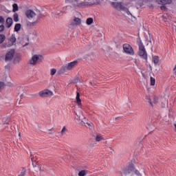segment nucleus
Listing matches in <instances>:
<instances>
[{
	"mask_svg": "<svg viewBox=\"0 0 176 176\" xmlns=\"http://www.w3.org/2000/svg\"><path fill=\"white\" fill-rule=\"evenodd\" d=\"M175 126V131L176 132V124H174Z\"/></svg>",
	"mask_w": 176,
	"mask_h": 176,
	"instance_id": "obj_41",
	"label": "nucleus"
},
{
	"mask_svg": "<svg viewBox=\"0 0 176 176\" xmlns=\"http://www.w3.org/2000/svg\"><path fill=\"white\" fill-rule=\"evenodd\" d=\"M16 42H17V38H16V34H12L8 39L6 42L7 47H12V46H14L16 45Z\"/></svg>",
	"mask_w": 176,
	"mask_h": 176,
	"instance_id": "obj_6",
	"label": "nucleus"
},
{
	"mask_svg": "<svg viewBox=\"0 0 176 176\" xmlns=\"http://www.w3.org/2000/svg\"><path fill=\"white\" fill-rule=\"evenodd\" d=\"M139 51H138V56L144 60H148V53L146 52V50H145V46L142 42H139Z\"/></svg>",
	"mask_w": 176,
	"mask_h": 176,
	"instance_id": "obj_4",
	"label": "nucleus"
},
{
	"mask_svg": "<svg viewBox=\"0 0 176 176\" xmlns=\"http://www.w3.org/2000/svg\"><path fill=\"white\" fill-rule=\"evenodd\" d=\"M82 23V21L79 18H74L73 19L72 25H80V24Z\"/></svg>",
	"mask_w": 176,
	"mask_h": 176,
	"instance_id": "obj_16",
	"label": "nucleus"
},
{
	"mask_svg": "<svg viewBox=\"0 0 176 176\" xmlns=\"http://www.w3.org/2000/svg\"><path fill=\"white\" fill-rule=\"evenodd\" d=\"M14 30L15 32H19V31H20V30H21V24H20V23L15 24Z\"/></svg>",
	"mask_w": 176,
	"mask_h": 176,
	"instance_id": "obj_20",
	"label": "nucleus"
},
{
	"mask_svg": "<svg viewBox=\"0 0 176 176\" xmlns=\"http://www.w3.org/2000/svg\"><path fill=\"white\" fill-rule=\"evenodd\" d=\"M75 103H76L78 107H80V105H82V100H80V94H79V92H76V96Z\"/></svg>",
	"mask_w": 176,
	"mask_h": 176,
	"instance_id": "obj_12",
	"label": "nucleus"
},
{
	"mask_svg": "<svg viewBox=\"0 0 176 176\" xmlns=\"http://www.w3.org/2000/svg\"><path fill=\"white\" fill-rule=\"evenodd\" d=\"M111 6L115 9H122V3L118 2H111Z\"/></svg>",
	"mask_w": 176,
	"mask_h": 176,
	"instance_id": "obj_15",
	"label": "nucleus"
},
{
	"mask_svg": "<svg viewBox=\"0 0 176 176\" xmlns=\"http://www.w3.org/2000/svg\"><path fill=\"white\" fill-rule=\"evenodd\" d=\"M3 129L8 131V129H9V122L6 121L3 123Z\"/></svg>",
	"mask_w": 176,
	"mask_h": 176,
	"instance_id": "obj_24",
	"label": "nucleus"
},
{
	"mask_svg": "<svg viewBox=\"0 0 176 176\" xmlns=\"http://www.w3.org/2000/svg\"><path fill=\"white\" fill-rule=\"evenodd\" d=\"M153 104L155 105H156L157 104H159V98L157 97H154L153 99Z\"/></svg>",
	"mask_w": 176,
	"mask_h": 176,
	"instance_id": "obj_28",
	"label": "nucleus"
},
{
	"mask_svg": "<svg viewBox=\"0 0 176 176\" xmlns=\"http://www.w3.org/2000/svg\"><path fill=\"white\" fill-rule=\"evenodd\" d=\"M118 174L121 176H142L140 170H137L133 166L126 165L120 170H118Z\"/></svg>",
	"mask_w": 176,
	"mask_h": 176,
	"instance_id": "obj_1",
	"label": "nucleus"
},
{
	"mask_svg": "<svg viewBox=\"0 0 176 176\" xmlns=\"http://www.w3.org/2000/svg\"><path fill=\"white\" fill-rule=\"evenodd\" d=\"M13 17L14 21H15V23H17L19 21V14L17 13H14Z\"/></svg>",
	"mask_w": 176,
	"mask_h": 176,
	"instance_id": "obj_30",
	"label": "nucleus"
},
{
	"mask_svg": "<svg viewBox=\"0 0 176 176\" xmlns=\"http://www.w3.org/2000/svg\"><path fill=\"white\" fill-rule=\"evenodd\" d=\"M155 2L158 3V5H170L171 2H173L171 0H156Z\"/></svg>",
	"mask_w": 176,
	"mask_h": 176,
	"instance_id": "obj_11",
	"label": "nucleus"
},
{
	"mask_svg": "<svg viewBox=\"0 0 176 176\" xmlns=\"http://www.w3.org/2000/svg\"><path fill=\"white\" fill-rule=\"evenodd\" d=\"M26 174H27V169H25V168H23L21 172L19 174L18 176H25Z\"/></svg>",
	"mask_w": 176,
	"mask_h": 176,
	"instance_id": "obj_25",
	"label": "nucleus"
},
{
	"mask_svg": "<svg viewBox=\"0 0 176 176\" xmlns=\"http://www.w3.org/2000/svg\"><path fill=\"white\" fill-rule=\"evenodd\" d=\"M4 30H5V25H0V32H3Z\"/></svg>",
	"mask_w": 176,
	"mask_h": 176,
	"instance_id": "obj_34",
	"label": "nucleus"
},
{
	"mask_svg": "<svg viewBox=\"0 0 176 176\" xmlns=\"http://www.w3.org/2000/svg\"><path fill=\"white\" fill-rule=\"evenodd\" d=\"M126 14L128 16H133V15H131V13L129 11H126Z\"/></svg>",
	"mask_w": 176,
	"mask_h": 176,
	"instance_id": "obj_38",
	"label": "nucleus"
},
{
	"mask_svg": "<svg viewBox=\"0 0 176 176\" xmlns=\"http://www.w3.org/2000/svg\"><path fill=\"white\" fill-rule=\"evenodd\" d=\"M86 23L87 25H91V24H93V19L92 18L87 19Z\"/></svg>",
	"mask_w": 176,
	"mask_h": 176,
	"instance_id": "obj_31",
	"label": "nucleus"
},
{
	"mask_svg": "<svg viewBox=\"0 0 176 176\" xmlns=\"http://www.w3.org/2000/svg\"><path fill=\"white\" fill-rule=\"evenodd\" d=\"M12 25H13V19L12 18H8L6 22V27L7 28H10Z\"/></svg>",
	"mask_w": 176,
	"mask_h": 176,
	"instance_id": "obj_13",
	"label": "nucleus"
},
{
	"mask_svg": "<svg viewBox=\"0 0 176 176\" xmlns=\"http://www.w3.org/2000/svg\"><path fill=\"white\" fill-rule=\"evenodd\" d=\"M6 39V36H5V34H0V45H1V43H3Z\"/></svg>",
	"mask_w": 176,
	"mask_h": 176,
	"instance_id": "obj_22",
	"label": "nucleus"
},
{
	"mask_svg": "<svg viewBox=\"0 0 176 176\" xmlns=\"http://www.w3.org/2000/svg\"><path fill=\"white\" fill-rule=\"evenodd\" d=\"M25 14L28 19H34V17L36 16V14L31 10H28L25 12Z\"/></svg>",
	"mask_w": 176,
	"mask_h": 176,
	"instance_id": "obj_10",
	"label": "nucleus"
},
{
	"mask_svg": "<svg viewBox=\"0 0 176 176\" xmlns=\"http://www.w3.org/2000/svg\"><path fill=\"white\" fill-rule=\"evenodd\" d=\"M78 66V60H74L72 62L68 63L65 66H63L59 70L58 74H65L67 71H72L76 67Z\"/></svg>",
	"mask_w": 176,
	"mask_h": 176,
	"instance_id": "obj_2",
	"label": "nucleus"
},
{
	"mask_svg": "<svg viewBox=\"0 0 176 176\" xmlns=\"http://www.w3.org/2000/svg\"><path fill=\"white\" fill-rule=\"evenodd\" d=\"M123 52L129 56H134L135 52L133 47L130 44L125 43L122 46Z\"/></svg>",
	"mask_w": 176,
	"mask_h": 176,
	"instance_id": "obj_5",
	"label": "nucleus"
},
{
	"mask_svg": "<svg viewBox=\"0 0 176 176\" xmlns=\"http://www.w3.org/2000/svg\"><path fill=\"white\" fill-rule=\"evenodd\" d=\"M95 140L96 142H100V141H104V137H102V135L98 133L96 135Z\"/></svg>",
	"mask_w": 176,
	"mask_h": 176,
	"instance_id": "obj_17",
	"label": "nucleus"
},
{
	"mask_svg": "<svg viewBox=\"0 0 176 176\" xmlns=\"http://www.w3.org/2000/svg\"><path fill=\"white\" fill-rule=\"evenodd\" d=\"M152 61L155 64V65H157L160 61V58L158 56L153 55L152 56Z\"/></svg>",
	"mask_w": 176,
	"mask_h": 176,
	"instance_id": "obj_14",
	"label": "nucleus"
},
{
	"mask_svg": "<svg viewBox=\"0 0 176 176\" xmlns=\"http://www.w3.org/2000/svg\"><path fill=\"white\" fill-rule=\"evenodd\" d=\"M5 68H6V69H9V68H10V66H9V65H6V66L5 67Z\"/></svg>",
	"mask_w": 176,
	"mask_h": 176,
	"instance_id": "obj_39",
	"label": "nucleus"
},
{
	"mask_svg": "<svg viewBox=\"0 0 176 176\" xmlns=\"http://www.w3.org/2000/svg\"><path fill=\"white\" fill-rule=\"evenodd\" d=\"M3 23H5V18L0 16V24H3Z\"/></svg>",
	"mask_w": 176,
	"mask_h": 176,
	"instance_id": "obj_33",
	"label": "nucleus"
},
{
	"mask_svg": "<svg viewBox=\"0 0 176 176\" xmlns=\"http://www.w3.org/2000/svg\"><path fill=\"white\" fill-rule=\"evenodd\" d=\"M19 11V6L16 3H14L12 5V12L15 13V12Z\"/></svg>",
	"mask_w": 176,
	"mask_h": 176,
	"instance_id": "obj_21",
	"label": "nucleus"
},
{
	"mask_svg": "<svg viewBox=\"0 0 176 176\" xmlns=\"http://www.w3.org/2000/svg\"><path fill=\"white\" fill-rule=\"evenodd\" d=\"M40 97H52L53 96V91L50 89H43L38 92Z\"/></svg>",
	"mask_w": 176,
	"mask_h": 176,
	"instance_id": "obj_7",
	"label": "nucleus"
},
{
	"mask_svg": "<svg viewBox=\"0 0 176 176\" xmlns=\"http://www.w3.org/2000/svg\"><path fill=\"white\" fill-rule=\"evenodd\" d=\"M65 133H67V126H63L60 131V135H64Z\"/></svg>",
	"mask_w": 176,
	"mask_h": 176,
	"instance_id": "obj_32",
	"label": "nucleus"
},
{
	"mask_svg": "<svg viewBox=\"0 0 176 176\" xmlns=\"http://www.w3.org/2000/svg\"><path fill=\"white\" fill-rule=\"evenodd\" d=\"M162 19H163L164 21H167V16H163Z\"/></svg>",
	"mask_w": 176,
	"mask_h": 176,
	"instance_id": "obj_37",
	"label": "nucleus"
},
{
	"mask_svg": "<svg viewBox=\"0 0 176 176\" xmlns=\"http://www.w3.org/2000/svg\"><path fill=\"white\" fill-rule=\"evenodd\" d=\"M98 3V2L94 1H83L80 3L78 6H93V5H96Z\"/></svg>",
	"mask_w": 176,
	"mask_h": 176,
	"instance_id": "obj_9",
	"label": "nucleus"
},
{
	"mask_svg": "<svg viewBox=\"0 0 176 176\" xmlns=\"http://www.w3.org/2000/svg\"><path fill=\"white\" fill-rule=\"evenodd\" d=\"M14 54H16L14 50H10V51H8L6 54L5 61H10L13 58V57H14Z\"/></svg>",
	"mask_w": 176,
	"mask_h": 176,
	"instance_id": "obj_8",
	"label": "nucleus"
},
{
	"mask_svg": "<svg viewBox=\"0 0 176 176\" xmlns=\"http://www.w3.org/2000/svg\"><path fill=\"white\" fill-rule=\"evenodd\" d=\"M150 85L151 86H155V85H156V80L155 79V78H150Z\"/></svg>",
	"mask_w": 176,
	"mask_h": 176,
	"instance_id": "obj_23",
	"label": "nucleus"
},
{
	"mask_svg": "<svg viewBox=\"0 0 176 176\" xmlns=\"http://www.w3.org/2000/svg\"><path fill=\"white\" fill-rule=\"evenodd\" d=\"M43 61V56L41 54H34L29 59L30 65L35 66L38 63H42Z\"/></svg>",
	"mask_w": 176,
	"mask_h": 176,
	"instance_id": "obj_3",
	"label": "nucleus"
},
{
	"mask_svg": "<svg viewBox=\"0 0 176 176\" xmlns=\"http://www.w3.org/2000/svg\"><path fill=\"white\" fill-rule=\"evenodd\" d=\"M173 72H174L175 73H176V63H175V67H174V69H173Z\"/></svg>",
	"mask_w": 176,
	"mask_h": 176,
	"instance_id": "obj_40",
	"label": "nucleus"
},
{
	"mask_svg": "<svg viewBox=\"0 0 176 176\" xmlns=\"http://www.w3.org/2000/svg\"><path fill=\"white\" fill-rule=\"evenodd\" d=\"M31 160H33L32 157H31Z\"/></svg>",
	"mask_w": 176,
	"mask_h": 176,
	"instance_id": "obj_42",
	"label": "nucleus"
},
{
	"mask_svg": "<svg viewBox=\"0 0 176 176\" xmlns=\"http://www.w3.org/2000/svg\"><path fill=\"white\" fill-rule=\"evenodd\" d=\"M40 20H41V16H37L36 19L30 23V25L32 26L37 25L39 23Z\"/></svg>",
	"mask_w": 176,
	"mask_h": 176,
	"instance_id": "obj_19",
	"label": "nucleus"
},
{
	"mask_svg": "<svg viewBox=\"0 0 176 176\" xmlns=\"http://www.w3.org/2000/svg\"><path fill=\"white\" fill-rule=\"evenodd\" d=\"M160 9H161V10H166V6L162 5V6L160 7Z\"/></svg>",
	"mask_w": 176,
	"mask_h": 176,
	"instance_id": "obj_35",
	"label": "nucleus"
},
{
	"mask_svg": "<svg viewBox=\"0 0 176 176\" xmlns=\"http://www.w3.org/2000/svg\"><path fill=\"white\" fill-rule=\"evenodd\" d=\"M2 87H5V83L0 82V89H2Z\"/></svg>",
	"mask_w": 176,
	"mask_h": 176,
	"instance_id": "obj_36",
	"label": "nucleus"
},
{
	"mask_svg": "<svg viewBox=\"0 0 176 176\" xmlns=\"http://www.w3.org/2000/svg\"><path fill=\"white\" fill-rule=\"evenodd\" d=\"M56 72H57V69H50V75H51V76H54V75H56Z\"/></svg>",
	"mask_w": 176,
	"mask_h": 176,
	"instance_id": "obj_29",
	"label": "nucleus"
},
{
	"mask_svg": "<svg viewBox=\"0 0 176 176\" xmlns=\"http://www.w3.org/2000/svg\"><path fill=\"white\" fill-rule=\"evenodd\" d=\"M87 175V170H82L78 173V176H86Z\"/></svg>",
	"mask_w": 176,
	"mask_h": 176,
	"instance_id": "obj_27",
	"label": "nucleus"
},
{
	"mask_svg": "<svg viewBox=\"0 0 176 176\" xmlns=\"http://www.w3.org/2000/svg\"><path fill=\"white\" fill-rule=\"evenodd\" d=\"M76 115L78 117V118H75V120H78V122H81V123H83V119H85V117L83 116L78 114V113H76Z\"/></svg>",
	"mask_w": 176,
	"mask_h": 176,
	"instance_id": "obj_18",
	"label": "nucleus"
},
{
	"mask_svg": "<svg viewBox=\"0 0 176 176\" xmlns=\"http://www.w3.org/2000/svg\"><path fill=\"white\" fill-rule=\"evenodd\" d=\"M146 100L147 102H148L150 107H153V103L152 102V100L151 99V97L146 96Z\"/></svg>",
	"mask_w": 176,
	"mask_h": 176,
	"instance_id": "obj_26",
	"label": "nucleus"
}]
</instances>
